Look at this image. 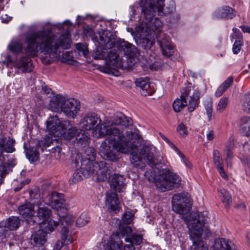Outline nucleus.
<instances>
[{
	"label": "nucleus",
	"mask_w": 250,
	"mask_h": 250,
	"mask_svg": "<svg viewBox=\"0 0 250 250\" xmlns=\"http://www.w3.org/2000/svg\"><path fill=\"white\" fill-rule=\"evenodd\" d=\"M156 3H154L155 9L157 11L159 16H163L172 13L175 10L174 3L173 1H170L168 6L164 9L165 0H156Z\"/></svg>",
	"instance_id": "obj_22"
},
{
	"label": "nucleus",
	"mask_w": 250,
	"mask_h": 250,
	"mask_svg": "<svg viewBox=\"0 0 250 250\" xmlns=\"http://www.w3.org/2000/svg\"><path fill=\"white\" fill-rule=\"evenodd\" d=\"M99 40L98 42L101 46H105L107 48L115 47L117 37L113 32L104 30L99 32Z\"/></svg>",
	"instance_id": "obj_12"
},
{
	"label": "nucleus",
	"mask_w": 250,
	"mask_h": 250,
	"mask_svg": "<svg viewBox=\"0 0 250 250\" xmlns=\"http://www.w3.org/2000/svg\"><path fill=\"white\" fill-rule=\"evenodd\" d=\"M19 212L24 218L32 216L34 214V205L30 202H25L19 207Z\"/></svg>",
	"instance_id": "obj_27"
},
{
	"label": "nucleus",
	"mask_w": 250,
	"mask_h": 250,
	"mask_svg": "<svg viewBox=\"0 0 250 250\" xmlns=\"http://www.w3.org/2000/svg\"><path fill=\"white\" fill-rule=\"evenodd\" d=\"M143 240V237L141 234H132L130 237L125 238V241L126 242H128L131 245H140Z\"/></svg>",
	"instance_id": "obj_40"
},
{
	"label": "nucleus",
	"mask_w": 250,
	"mask_h": 250,
	"mask_svg": "<svg viewBox=\"0 0 250 250\" xmlns=\"http://www.w3.org/2000/svg\"><path fill=\"white\" fill-rule=\"evenodd\" d=\"M8 48L17 58L22 50V45L20 42L13 41L8 45Z\"/></svg>",
	"instance_id": "obj_33"
},
{
	"label": "nucleus",
	"mask_w": 250,
	"mask_h": 250,
	"mask_svg": "<svg viewBox=\"0 0 250 250\" xmlns=\"http://www.w3.org/2000/svg\"><path fill=\"white\" fill-rule=\"evenodd\" d=\"M243 110L250 112V93L246 94L242 99Z\"/></svg>",
	"instance_id": "obj_46"
},
{
	"label": "nucleus",
	"mask_w": 250,
	"mask_h": 250,
	"mask_svg": "<svg viewBox=\"0 0 250 250\" xmlns=\"http://www.w3.org/2000/svg\"><path fill=\"white\" fill-rule=\"evenodd\" d=\"M101 123L99 115L94 112L87 113L82 119L80 126L83 129L90 130L97 128Z\"/></svg>",
	"instance_id": "obj_11"
},
{
	"label": "nucleus",
	"mask_w": 250,
	"mask_h": 250,
	"mask_svg": "<svg viewBox=\"0 0 250 250\" xmlns=\"http://www.w3.org/2000/svg\"><path fill=\"white\" fill-rule=\"evenodd\" d=\"M8 164L1 163L0 165V185L2 184L4 177L7 174Z\"/></svg>",
	"instance_id": "obj_50"
},
{
	"label": "nucleus",
	"mask_w": 250,
	"mask_h": 250,
	"mask_svg": "<svg viewBox=\"0 0 250 250\" xmlns=\"http://www.w3.org/2000/svg\"><path fill=\"white\" fill-rule=\"evenodd\" d=\"M63 197L64 195L63 194L54 192L47 196L45 198V200L52 208L56 210H59L61 208H63L64 206V200Z\"/></svg>",
	"instance_id": "obj_17"
},
{
	"label": "nucleus",
	"mask_w": 250,
	"mask_h": 250,
	"mask_svg": "<svg viewBox=\"0 0 250 250\" xmlns=\"http://www.w3.org/2000/svg\"><path fill=\"white\" fill-rule=\"evenodd\" d=\"M213 162L216 167L223 164V160L221 157L220 152L217 150H215L213 151Z\"/></svg>",
	"instance_id": "obj_51"
},
{
	"label": "nucleus",
	"mask_w": 250,
	"mask_h": 250,
	"mask_svg": "<svg viewBox=\"0 0 250 250\" xmlns=\"http://www.w3.org/2000/svg\"><path fill=\"white\" fill-rule=\"evenodd\" d=\"M213 250H235L234 244L223 238L215 239L212 246Z\"/></svg>",
	"instance_id": "obj_24"
},
{
	"label": "nucleus",
	"mask_w": 250,
	"mask_h": 250,
	"mask_svg": "<svg viewBox=\"0 0 250 250\" xmlns=\"http://www.w3.org/2000/svg\"><path fill=\"white\" fill-rule=\"evenodd\" d=\"M71 166L76 168L72 177L69 180L70 184H74L95 175L97 168L99 167L98 162H93L87 159H83V156L77 154L73 156Z\"/></svg>",
	"instance_id": "obj_5"
},
{
	"label": "nucleus",
	"mask_w": 250,
	"mask_h": 250,
	"mask_svg": "<svg viewBox=\"0 0 250 250\" xmlns=\"http://www.w3.org/2000/svg\"><path fill=\"white\" fill-rule=\"evenodd\" d=\"M148 79H145L142 78L137 79L135 81V84L137 87L141 89V94L146 96L151 94V90L150 89V84Z\"/></svg>",
	"instance_id": "obj_26"
},
{
	"label": "nucleus",
	"mask_w": 250,
	"mask_h": 250,
	"mask_svg": "<svg viewBox=\"0 0 250 250\" xmlns=\"http://www.w3.org/2000/svg\"><path fill=\"white\" fill-rule=\"evenodd\" d=\"M62 128L66 130L64 132L63 137L66 139L70 140L75 137L80 136L79 129L76 127L72 126L71 122L68 120L62 122Z\"/></svg>",
	"instance_id": "obj_21"
},
{
	"label": "nucleus",
	"mask_w": 250,
	"mask_h": 250,
	"mask_svg": "<svg viewBox=\"0 0 250 250\" xmlns=\"http://www.w3.org/2000/svg\"><path fill=\"white\" fill-rule=\"evenodd\" d=\"M204 106L206 110L207 115L208 117V121L211 120L214 116L212 115V105L211 100H207L204 103Z\"/></svg>",
	"instance_id": "obj_47"
},
{
	"label": "nucleus",
	"mask_w": 250,
	"mask_h": 250,
	"mask_svg": "<svg viewBox=\"0 0 250 250\" xmlns=\"http://www.w3.org/2000/svg\"><path fill=\"white\" fill-rule=\"evenodd\" d=\"M106 206L111 212L117 213L121 208V204L117 194L112 190L106 193Z\"/></svg>",
	"instance_id": "obj_14"
},
{
	"label": "nucleus",
	"mask_w": 250,
	"mask_h": 250,
	"mask_svg": "<svg viewBox=\"0 0 250 250\" xmlns=\"http://www.w3.org/2000/svg\"><path fill=\"white\" fill-rule=\"evenodd\" d=\"M51 110L62 112L68 117L74 118L80 109V102L74 98L66 99L61 95L54 96L49 104Z\"/></svg>",
	"instance_id": "obj_7"
},
{
	"label": "nucleus",
	"mask_w": 250,
	"mask_h": 250,
	"mask_svg": "<svg viewBox=\"0 0 250 250\" xmlns=\"http://www.w3.org/2000/svg\"><path fill=\"white\" fill-rule=\"evenodd\" d=\"M61 236L62 240L64 241L65 244H68L72 242L71 236L69 234V230L65 226L62 227L61 230Z\"/></svg>",
	"instance_id": "obj_42"
},
{
	"label": "nucleus",
	"mask_w": 250,
	"mask_h": 250,
	"mask_svg": "<svg viewBox=\"0 0 250 250\" xmlns=\"http://www.w3.org/2000/svg\"><path fill=\"white\" fill-rule=\"evenodd\" d=\"M172 209L175 212L187 214L191 208L190 195L188 192H183L175 194L172 199Z\"/></svg>",
	"instance_id": "obj_10"
},
{
	"label": "nucleus",
	"mask_w": 250,
	"mask_h": 250,
	"mask_svg": "<svg viewBox=\"0 0 250 250\" xmlns=\"http://www.w3.org/2000/svg\"><path fill=\"white\" fill-rule=\"evenodd\" d=\"M140 7L145 19L143 22L145 23L144 27L146 28L145 30L151 33V34L154 33L157 39L161 34H165L162 32L163 23L158 18L153 19L157 11L155 9L154 3L152 0H141Z\"/></svg>",
	"instance_id": "obj_6"
},
{
	"label": "nucleus",
	"mask_w": 250,
	"mask_h": 250,
	"mask_svg": "<svg viewBox=\"0 0 250 250\" xmlns=\"http://www.w3.org/2000/svg\"><path fill=\"white\" fill-rule=\"evenodd\" d=\"M97 47L93 50L92 56L95 59H104L106 54L107 47L105 46H101Z\"/></svg>",
	"instance_id": "obj_37"
},
{
	"label": "nucleus",
	"mask_w": 250,
	"mask_h": 250,
	"mask_svg": "<svg viewBox=\"0 0 250 250\" xmlns=\"http://www.w3.org/2000/svg\"><path fill=\"white\" fill-rule=\"evenodd\" d=\"M177 130L181 136H185L188 134L186 126L183 124H181L178 126Z\"/></svg>",
	"instance_id": "obj_59"
},
{
	"label": "nucleus",
	"mask_w": 250,
	"mask_h": 250,
	"mask_svg": "<svg viewBox=\"0 0 250 250\" xmlns=\"http://www.w3.org/2000/svg\"><path fill=\"white\" fill-rule=\"evenodd\" d=\"M101 133L102 134H111L108 140L113 143L122 153H130L131 163L136 168L141 169L145 168L146 165L142 162V159H146L148 164L152 167L161 164L160 157L156 155L155 147L151 145H143L138 155L136 150L138 146L141 145L142 138L136 132L128 131L125 137L119 129L104 126L101 128Z\"/></svg>",
	"instance_id": "obj_2"
},
{
	"label": "nucleus",
	"mask_w": 250,
	"mask_h": 250,
	"mask_svg": "<svg viewBox=\"0 0 250 250\" xmlns=\"http://www.w3.org/2000/svg\"><path fill=\"white\" fill-rule=\"evenodd\" d=\"M76 48L80 55L81 54L84 57H86L88 55L89 51L86 43H77L76 44Z\"/></svg>",
	"instance_id": "obj_45"
},
{
	"label": "nucleus",
	"mask_w": 250,
	"mask_h": 250,
	"mask_svg": "<svg viewBox=\"0 0 250 250\" xmlns=\"http://www.w3.org/2000/svg\"><path fill=\"white\" fill-rule=\"evenodd\" d=\"M51 212V210L47 207H39L37 215L39 218L42 219V222H44L50 217Z\"/></svg>",
	"instance_id": "obj_36"
},
{
	"label": "nucleus",
	"mask_w": 250,
	"mask_h": 250,
	"mask_svg": "<svg viewBox=\"0 0 250 250\" xmlns=\"http://www.w3.org/2000/svg\"><path fill=\"white\" fill-rule=\"evenodd\" d=\"M236 15L235 11L229 6L218 9L213 13L212 16L216 19H232Z\"/></svg>",
	"instance_id": "obj_19"
},
{
	"label": "nucleus",
	"mask_w": 250,
	"mask_h": 250,
	"mask_svg": "<svg viewBox=\"0 0 250 250\" xmlns=\"http://www.w3.org/2000/svg\"><path fill=\"white\" fill-rule=\"evenodd\" d=\"M70 34L66 32L58 37L52 33L51 29L28 32L26 37V46L24 48L26 56H22L19 59L12 58L7 54L5 57L4 63L9 66L14 65L23 73L32 71L31 57L38 56L39 51L45 55H50L62 62L72 63L74 61L73 55L67 51H61L70 47Z\"/></svg>",
	"instance_id": "obj_1"
},
{
	"label": "nucleus",
	"mask_w": 250,
	"mask_h": 250,
	"mask_svg": "<svg viewBox=\"0 0 250 250\" xmlns=\"http://www.w3.org/2000/svg\"><path fill=\"white\" fill-rule=\"evenodd\" d=\"M60 225L59 223L54 220H50L47 223V225L44 227V232L47 233L52 232L58 226Z\"/></svg>",
	"instance_id": "obj_48"
},
{
	"label": "nucleus",
	"mask_w": 250,
	"mask_h": 250,
	"mask_svg": "<svg viewBox=\"0 0 250 250\" xmlns=\"http://www.w3.org/2000/svg\"><path fill=\"white\" fill-rule=\"evenodd\" d=\"M173 148L178 152L181 158L182 159L183 162L185 164L187 167L189 168H191L192 165L186 158L185 155L178 149V148L175 146L173 145Z\"/></svg>",
	"instance_id": "obj_57"
},
{
	"label": "nucleus",
	"mask_w": 250,
	"mask_h": 250,
	"mask_svg": "<svg viewBox=\"0 0 250 250\" xmlns=\"http://www.w3.org/2000/svg\"><path fill=\"white\" fill-rule=\"evenodd\" d=\"M123 241L119 234H114L111 236V240L108 244L107 250H122Z\"/></svg>",
	"instance_id": "obj_29"
},
{
	"label": "nucleus",
	"mask_w": 250,
	"mask_h": 250,
	"mask_svg": "<svg viewBox=\"0 0 250 250\" xmlns=\"http://www.w3.org/2000/svg\"><path fill=\"white\" fill-rule=\"evenodd\" d=\"M133 215L130 212H125L123 216V221L125 225H128L131 223Z\"/></svg>",
	"instance_id": "obj_54"
},
{
	"label": "nucleus",
	"mask_w": 250,
	"mask_h": 250,
	"mask_svg": "<svg viewBox=\"0 0 250 250\" xmlns=\"http://www.w3.org/2000/svg\"><path fill=\"white\" fill-rule=\"evenodd\" d=\"M115 223L119 226V232L117 234H119L121 239L123 238L125 239V238L130 237L132 234V229L131 227L127 225L122 224L121 220L119 219H116Z\"/></svg>",
	"instance_id": "obj_28"
},
{
	"label": "nucleus",
	"mask_w": 250,
	"mask_h": 250,
	"mask_svg": "<svg viewBox=\"0 0 250 250\" xmlns=\"http://www.w3.org/2000/svg\"><path fill=\"white\" fill-rule=\"evenodd\" d=\"M204 215L201 212H191L187 223L189 234L192 245L188 250H208V246L202 239L204 233L208 236L210 234L209 229L205 226Z\"/></svg>",
	"instance_id": "obj_3"
},
{
	"label": "nucleus",
	"mask_w": 250,
	"mask_h": 250,
	"mask_svg": "<svg viewBox=\"0 0 250 250\" xmlns=\"http://www.w3.org/2000/svg\"><path fill=\"white\" fill-rule=\"evenodd\" d=\"M111 188L121 192L124 188L123 177L120 174H114L109 183Z\"/></svg>",
	"instance_id": "obj_25"
},
{
	"label": "nucleus",
	"mask_w": 250,
	"mask_h": 250,
	"mask_svg": "<svg viewBox=\"0 0 250 250\" xmlns=\"http://www.w3.org/2000/svg\"><path fill=\"white\" fill-rule=\"evenodd\" d=\"M191 90V86L183 88L181 91L180 98L176 99L173 103V108L176 112H180L184 107L188 105V109L189 112L193 111L199 103L200 99V92L198 90H195L188 104L187 98Z\"/></svg>",
	"instance_id": "obj_8"
},
{
	"label": "nucleus",
	"mask_w": 250,
	"mask_h": 250,
	"mask_svg": "<svg viewBox=\"0 0 250 250\" xmlns=\"http://www.w3.org/2000/svg\"><path fill=\"white\" fill-rule=\"evenodd\" d=\"M46 233L43 229H39L34 232L30 237L31 245L35 247L42 246L46 242Z\"/></svg>",
	"instance_id": "obj_23"
},
{
	"label": "nucleus",
	"mask_w": 250,
	"mask_h": 250,
	"mask_svg": "<svg viewBox=\"0 0 250 250\" xmlns=\"http://www.w3.org/2000/svg\"><path fill=\"white\" fill-rule=\"evenodd\" d=\"M89 219L84 215H81L76 221V225L79 227H82L86 225L89 222Z\"/></svg>",
	"instance_id": "obj_52"
},
{
	"label": "nucleus",
	"mask_w": 250,
	"mask_h": 250,
	"mask_svg": "<svg viewBox=\"0 0 250 250\" xmlns=\"http://www.w3.org/2000/svg\"><path fill=\"white\" fill-rule=\"evenodd\" d=\"M115 47H117L118 50L123 51L128 57L133 58L137 55V50L136 47L124 40L119 39L117 40Z\"/></svg>",
	"instance_id": "obj_15"
},
{
	"label": "nucleus",
	"mask_w": 250,
	"mask_h": 250,
	"mask_svg": "<svg viewBox=\"0 0 250 250\" xmlns=\"http://www.w3.org/2000/svg\"><path fill=\"white\" fill-rule=\"evenodd\" d=\"M87 132H84L82 133L81 136H77L76 139L77 140V143L79 145L82 147H85L88 146L90 143V138L87 134Z\"/></svg>",
	"instance_id": "obj_41"
},
{
	"label": "nucleus",
	"mask_w": 250,
	"mask_h": 250,
	"mask_svg": "<svg viewBox=\"0 0 250 250\" xmlns=\"http://www.w3.org/2000/svg\"><path fill=\"white\" fill-rule=\"evenodd\" d=\"M72 222V219L71 217L68 216L60 217L59 219V225L61 224L62 226H70Z\"/></svg>",
	"instance_id": "obj_53"
},
{
	"label": "nucleus",
	"mask_w": 250,
	"mask_h": 250,
	"mask_svg": "<svg viewBox=\"0 0 250 250\" xmlns=\"http://www.w3.org/2000/svg\"><path fill=\"white\" fill-rule=\"evenodd\" d=\"M220 193L223 196L222 202L223 204L226 207H229L232 202L230 194L224 188H222L220 190Z\"/></svg>",
	"instance_id": "obj_44"
},
{
	"label": "nucleus",
	"mask_w": 250,
	"mask_h": 250,
	"mask_svg": "<svg viewBox=\"0 0 250 250\" xmlns=\"http://www.w3.org/2000/svg\"><path fill=\"white\" fill-rule=\"evenodd\" d=\"M60 126L62 128V122L56 116L50 117L46 122V127L52 133Z\"/></svg>",
	"instance_id": "obj_30"
},
{
	"label": "nucleus",
	"mask_w": 250,
	"mask_h": 250,
	"mask_svg": "<svg viewBox=\"0 0 250 250\" xmlns=\"http://www.w3.org/2000/svg\"><path fill=\"white\" fill-rule=\"evenodd\" d=\"M137 44L145 49H150L155 42L154 36L143 27L142 33L139 39L136 40Z\"/></svg>",
	"instance_id": "obj_16"
},
{
	"label": "nucleus",
	"mask_w": 250,
	"mask_h": 250,
	"mask_svg": "<svg viewBox=\"0 0 250 250\" xmlns=\"http://www.w3.org/2000/svg\"><path fill=\"white\" fill-rule=\"evenodd\" d=\"M122 250H136L133 245L131 244H127L124 246V249H122Z\"/></svg>",
	"instance_id": "obj_64"
},
{
	"label": "nucleus",
	"mask_w": 250,
	"mask_h": 250,
	"mask_svg": "<svg viewBox=\"0 0 250 250\" xmlns=\"http://www.w3.org/2000/svg\"><path fill=\"white\" fill-rule=\"evenodd\" d=\"M104 126H109L111 127V128L118 129L112 125L106 124H102L100 126H99L98 128H97V130L98 131L100 137L108 136V138L105 139V141L103 142L101 145L100 152V155L104 159L106 160L116 162L119 159V156L117 151L121 152H122L119 151L116 148V146L115 145H114L113 143L109 142V140H108V139L111 136V134H102L101 133V128H102Z\"/></svg>",
	"instance_id": "obj_9"
},
{
	"label": "nucleus",
	"mask_w": 250,
	"mask_h": 250,
	"mask_svg": "<svg viewBox=\"0 0 250 250\" xmlns=\"http://www.w3.org/2000/svg\"><path fill=\"white\" fill-rule=\"evenodd\" d=\"M66 244H64V241L57 240L56 241L53 246V250H60Z\"/></svg>",
	"instance_id": "obj_60"
},
{
	"label": "nucleus",
	"mask_w": 250,
	"mask_h": 250,
	"mask_svg": "<svg viewBox=\"0 0 250 250\" xmlns=\"http://www.w3.org/2000/svg\"><path fill=\"white\" fill-rule=\"evenodd\" d=\"M9 232V231L7 229L5 222H0V236H3L4 238H6Z\"/></svg>",
	"instance_id": "obj_55"
},
{
	"label": "nucleus",
	"mask_w": 250,
	"mask_h": 250,
	"mask_svg": "<svg viewBox=\"0 0 250 250\" xmlns=\"http://www.w3.org/2000/svg\"><path fill=\"white\" fill-rule=\"evenodd\" d=\"M225 152L226 154V161L229 162V159H231L233 158V153L231 150L230 148L227 146L225 149Z\"/></svg>",
	"instance_id": "obj_62"
},
{
	"label": "nucleus",
	"mask_w": 250,
	"mask_h": 250,
	"mask_svg": "<svg viewBox=\"0 0 250 250\" xmlns=\"http://www.w3.org/2000/svg\"><path fill=\"white\" fill-rule=\"evenodd\" d=\"M229 103L228 98L223 97L220 99L217 106L216 110L219 112H222L227 107Z\"/></svg>",
	"instance_id": "obj_49"
},
{
	"label": "nucleus",
	"mask_w": 250,
	"mask_h": 250,
	"mask_svg": "<svg viewBox=\"0 0 250 250\" xmlns=\"http://www.w3.org/2000/svg\"><path fill=\"white\" fill-rule=\"evenodd\" d=\"M96 153L95 149L92 147H88L84 150V154L83 156V159H87L90 161L95 160Z\"/></svg>",
	"instance_id": "obj_43"
},
{
	"label": "nucleus",
	"mask_w": 250,
	"mask_h": 250,
	"mask_svg": "<svg viewBox=\"0 0 250 250\" xmlns=\"http://www.w3.org/2000/svg\"><path fill=\"white\" fill-rule=\"evenodd\" d=\"M36 219L37 217L33 215L32 216L25 218V221L26 223L29 225L38 226L40 224V223L38 222Z\"/></svg>",
	"instance_id": "obj_56"
},
{
	"label": "nucleus",
	"mask_w": 250,
	"mask_h": 250,
	"mask_svg": "<svg viewBox=\"0 0 250 250\" xmlns=\"http://www.w3.org/2000/svg\"><path fill=\"white\" fill-rule=\"evenodd\" d=\"M99 167L97 168L95 175L98 180L104 181L109 177L110 170L107 164L105 161L98 163Z\"/></svg>",
	"instance_id": "obj_20"
},
{
	"label": "nucleus",
	"mask_w": 250,
	"mask_h": 250,
	"mask_svg": "<svg viewBox=\"0 0 250 250\" xmlns=\"http://www.w3.org/2000/svg\"><path fill=\"white\" fill-rule=\"evenodd\" d=\"M242 43V40H235L232 47V51L234 54H238L241 48Z\"/></svg>",
	"instance_id": "obj_58"
},
{
	"label": "nucleus",
	"mask_w": 250,
	"mask_h": 250,
	"mask_svg": "<svg viewBox=\"0 0 250 250\" xmlns=\"http://www.w3.org/2000/svg\"><path fill=\"white\" fill-rule=\"evenodd\" d=\"M131 120L130 118L125 116V115L120 114L115 117L114 124L115 125H121L124 127H127L131 124Z\"/></svg>",
	"instance_id": "obj_34"
},
{
	"label": "nucleus",
	"mask_w": 250,
	"mask_h": 250,
	"mask_svg": "<svg viewBox=\"0 0 250 250\" xmlns=\"http://www.w3.org/2000/svg\"><path fill=\"white\" fill-rule=\"evenodd\" d=\"M216 168L222 177L225 179H227L228 176L225 174L223 164L216 166Z\"/></svg>",
	"instance_id": "obj_63"
},
{
	"label": "nucleus",
	"mask_w": 250,
	"mask_h": 250,
	"mask_svg": "<svg viewBox=\"0 0 250 250\" xmlns=\"http://www.w3.org/2000/svg\"><path fill=\"white\" fill-rule=\"evenodd\" d=\"M7 229L9 230L17 229L20 226L21 220L19 217L12 216L5 221Z\"/></svg>",
	"instance_id": "obj_32"
},
{
	"label": "nucleus",
	"mask_w": 250,
	"mask_h": 250,
	"mask_svg": "<svg viewBox=\"0 0 250 250\" xmlns=\"http://www.w3.org/2000/svg\"><path fill=\"white\" fill-rule=\"evenodd\" d=\"M26 156L30 163H34L39 160L40 154L35 148L32 147L26 151Z\"/></svg>",
	"instance_id": "obj_39"
},
{
	"label": "nucleus",
	"mask_w": 250,
	"mask_h": 250,
	"mask_svg": "<svg viewBox=\"0 0 250 250\" xmlns=\"http://www.w3.org/2000/svg\"><path fill=\"white\" fill-rule=\"evenodd\" d=\"M15 140L14 139L9 138L6 140V143L3 144V146L0 147L2 152L12 153L15 151L14 144Z\"/></svg>",
	"instance_id": "obj_38"
},
{
	"label": "nucleus",
	"mask_w": 250,
	"mask_h": 250,
	"mask_svg": "<svg viewBox=\"0 0 250 250\" xmlns=\"http://www.w3.org/2000/svg\"><path fill=\"white\" fill-rule=\"evenodd\" d=\"M106 54L105 55L104 60L106 64L109 66H117L119 64H122L123 66L125 67V61H122L119 63V55L115 49L112 48H107Z\"/></svg>",
	"instance_id": "obj_18"
},
{
	"label": "nucleus",
	"mask_w": 250,
	"mask_h": 250,
	"mask_svg": "<svg viewBox=\"0 0 250 250\" xmlns=\"http://www.w3.org/2000/svg\"><path fill=\"white\" fill-rule=\"evenodd\" d=\"M232 38V39H236V40H242V36L239 30L236 28L233 29Z\"/></svg>",
	"instance_id": "obj_61"
},
{
	"label": "nucleus",
	"mask_w": 250,
	"mask_h": 250,
	"mask_svg": "<svg viewBox=\"0 0 250 250\" xmlns=\"http://www.w3.org/2000/svg\"><path fill=\"white\" fill-rule=\"evenodd\" d=\"M241 129L245 132V135L250 136V117L245 116L241 119L240 123Z\"/></svg>",
	"instance_id": "obj_35"
},
{
	"label": "nucleus",
	"mask_w": 250,
	"mask_h": 250,
	"mask_svg": "<svg viewBox=\"0 0 250 250\" xmlns=\"http://www.w3.org/2000/svg\"><path fill=\"white\" fill-rule=\"evenodd\" d=\"M232 77H229L218 88L215 93V96L217 97L221 96L223 93L233 83Z\"/></svg>",
	"instance_id": "obj_31"
},
{
	"label": "nucleus",
	"mask_w": 250,
	"mask_h": 250,
	"mask_svg": "<svg viewBox=\"0 0 250 250\" xmlns=\"http://www.w3.org/2000/svg\"><path fill=\"white\" fill-rule=\"evenodd\" d=\"M161 174L154 179L155 173L152 170L146 171L145 176L149 181L155 180V186L161 192L170 190L180 187L181 178L169 168H163Z\"/></svg>",
	"instance_id": "obj_4"
},
{
	"label": "nucleus",
	"mask_w": 250,
	"mask_h": 250,
	"mask_svg": "<svg viewBox=\"0 0 250 250\" xmlns=\"http://www.w3.org/2000/svg\"><path fill=\"white\" fill-rule=\"evenodd\" d=\"M157 42L164 56L169 57L173 55L174 49L168 36L166 34H161L157 37Z\"/></svg>",
	"instance_id": "obj_13"
}]
</instances>
